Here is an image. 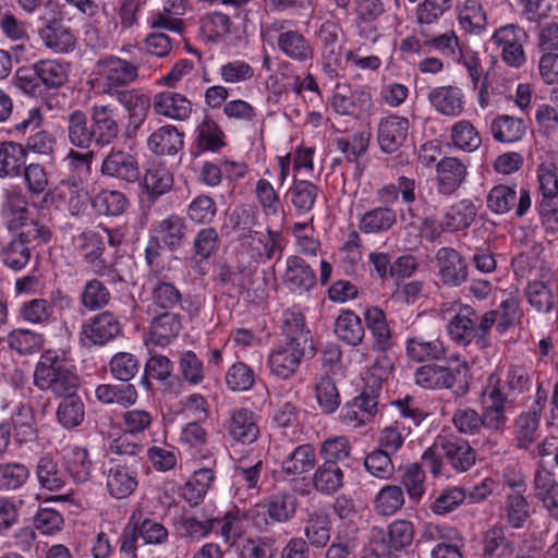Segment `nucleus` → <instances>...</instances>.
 <instances>
[{"label":"nucleus","mask_w":558,"mask_h":558,"mask_svg":"<svg viewBox=\"0 0 558 558\" xmlns=\"http://www.w3.org/2000/svg\"><path fill=\"white\" fill-rule=\"evenodd\" d=\"M95 147L104 148L113 144L120 135L119 113L114 107L95 104L89 109Z\"/></svg>","instance_id":"nucleus-10"},{"label":"nucleus","mask_w":558,"mask_h":558,"mask_svg":"<svg viewBox=\"0 0 558 558\" xmlns=\"http://www.w3.org/2000/svg\"><path fill=\"white\" fill-rule=\"evenodd\" d=\"M489 130L495 141L512 144L523 138L526 132V125L521 118L500 114L492 121Z\"/></svg>","instance_id":"nucleus-33"},{"label":"nucleus","mask_w":558,"mask_h":558,"mask_svg":"<svg viewBox=\"0 0 558 558\" xmlns=\"http://www.w3.org/2000/svg\"><path fill=\"white\" fill-rule=\"evenodd\" d=\"M29 476V469L23 463H0V492H12L21 488Z\"/></svg>","instance_id":"nucleus-61"},{"label":"nucleus","mask_w":558,"mask_h":558,"mask_svg":"<svg viewBox=\"0 0 558 558\" xmlns=\"http://www.w3.org/2000/svg\"><path fill=\"white\" fill-rule=\"evenodd\" d=\"M3 264L13 269H23L31 259L29 244L20 234L5 244L1 252Z\"/></svg>","instance_id":"nucleus-59"},{"label":"nucleus","mask_w":558,"mask_h":558,"mask_svg":"<svg viewBox=\"0 0 558 558\" xmlns=\"http://www.w3.org/2000/svg\"><path fill=\"white\" fill-rule=\"evenodd\" d=\"M341 26L331 20L323 21L315 31V37L320 45L324 65L329 71H336L342 59V46L339 37Z\"/></svg>","instance_id":"nucleus-13"},{"label":"nucleus","mask_w":558,"mask_h":558,"mask_svg":"<svg viewBox=\"0 0 558 558\" xmlns=\"http://www.w3.org/2000/svg\"><path fill=\"white\" fill-rule=\"evenodd\" d=\"M298 215L310 213L316 202L318 187L307 180H294L287 193Z\"/></svg>","instance_id":"nucleus-49"},{"label":"nucleus","mask_w":558,"mask_h":558,"mask_svg":"<svg viewBox=\"0 0 558 558\" xmlns=\"http://www.w3.org/2000/svg\"><path fill=\"white\" fill-rule=\"evenodd\" d=\"M2 216L8 229H25L29 220V210L25 197L20 193L8 194L2 205Z\"/></svg>","instance_id":"nucleus-47"},{"label":"nucleus","mask_w":558,"mask_h":558,"mask_svg":"<svg viewBox=\"0 0 558 558\" xmlns=\"http://www.w3.org/2000/svg\"><path fill=\"white\" fill-rule=\"evenodd\" d=\"M136 475L128 469L117 465L108 471L107 489L117 499L129 497L137 487Z\"/></svg>","instance_id":"nucleus-51"},{"label":"nucleus","mask_w":558,"mask_h":558,"mask_svg":"<svg viewBox=\"0 0 558 558\" xmlns=\"http://www.w3.org/2000/svg\"><path fill=\"white\" fill-rule=\"evenodd\" d=\"M397 223V213L387 206L367 210L359 220V229L363 233H381L390 230Z\"/></svg>","instance_id":"nucleus-41"},{"label":"nucleus","mask_w":558,"mask_h":558,"mask_svg":"<svg viewBox=\"0 0 558 558\" xmlns=\"http://www.w3.org/2000/svg\"><path fill=\"white\" fill-rule=\"evenodd\" d=\"M413 535V525L410 521L392 522L388 527L387 538H384L388 555L397 557L402 549L412 544Z\"/></svg>","instance_id":"nucleus-54"},{"label":"nucleus","mask_w":558,"mask_h":558,"mask_svg":"<svg viewBox=\"0 0 558 558\" xmlns=\"http://www.w3.org/2000/svg\"><path fill=\"white\" fill-rule=\"evenodd\" d=\"M66 130L69 142L78 148L89 149L95 146L92 123H88L87 114L76 109L68 116Z\"/></svg>","instance_id":"nucleus-32"},{"label":"nucleus","mask_w":558,"mask_h":558,"mask_svg":"<svg viewBox=\"0 0 558 558\" xmlns=\"http://www.w3.org/2000/svg\"><path fill=\"white\" fill-rule=\"evenodd\" d=\"M141 61H130L117 56H108L96 62V81L101 93L109 95L133 84L140 77Z\"/></svg>","instance_id":"nucleus-4"},{"label":"nucleus","mask_w":558,"mask_h":558,"mask_svg":"<svg viewBox=\"0 0 558 558\" xmlns=\"http://www.w3.org/2000/svg\"><path fill=\"white\" fill-rule=\"evenodd\" d=\"M155 232L162 245L174 252L186 242L189 227L184 217L172 214L156 225Z\"/></svg>","instance_id":"nucleus-25"},{"label":"nucleus","mask_w":558,"mask_h":558,"mask_svg":"<svg viewBox=\"0 0 558 558\" xmlns=\"http://www.w3.org/2000/svg\"><path fill=\"white\" fill-rule=\"evenodd\" d=\"M151 299L154 305L165 311H171L177 305L184 308L180 290L173 283L162 279H157L153 286Z\"/></svg>","instance_id":"nucleus-63"},{"label":"nucleus","mask_w":558,"mask_h":558,"mask_svg":"<svg viewBox=\"0 0 558 558\" xmlns=\"http://www.w3.org/2000/svg\"><path fill=\"white\" fill-rule=\"evenodd\" d=\"M26 162L25 148L15 142L0 143V178L20 175Z\"/></svg>","instance_id":"nucleus-43"},{"label":"nucleus","mask_w":558,"mask_h":558,"mask_svg":"<svg viewBox=\"0 0 558 558\" xmlns=\"http://www.w3.org/2000/svg\"><path fill=\"white\" fill-rule=\"evenodd\" d=\"M35 385L41 390H50L58 397H74L78 376L54 351L41 354L34 373Z\"/></svg>","instance_id":"nucleus-1"},{"label":"nucleus","mask_w":558,"mask_h":558,"mask_svg":"<svg viewBox=\"0 0 558 558\" xmlns=\"http://www.w3.org/2000/svg\"><path fill=\"white\" fill-rule=\"evenodd\" d=\"M364 318L372 335V349L381 353L390 350L393 347V336L385 312L377 306L367 307L364 311Z\"/></svg>","instance_id":"nucleus-23"},{"label":"nucleus","mask_w":558,"mask_h":558,"mask_svg":"<svg viewBox=\"0 0 558 558\" xmlns=\"http://www.w3.org/2000/svg\"><path fill=\"white\" fill-rule=\"evenodd\" d=\"M181 328V316L178 313L165 311L150 320L149 338L155 344L165 347L178 337Z\"/></svg>","instance_id":"nucleus-28"},{"label":"nucleus","mask_w":558,"mask_h":558,"mask_svg":"<svg viewBox=\"0 0 558 558\" xmlns=\"http://www.w3.org/2000/svg\"><path fill=\"white\" fill-rule=\"evenodd\" d=\"M477 208L473 201L461 199L446 211L440 227L442 230L454 232L468 229L475 220Z\"/></svg>","instance_id":"nucleus-31"},{"label":"nucleus","mask_w":558,"mask_h":558,"mask_svg":"<svg viewBox=\"0 0 558 558\" xmlns=\"http://www.w3.org/2000/svg\"><path fill=\"white\" fill-rule=\"evenodd\" d=\"M447 332L450 339L462 347L470 345L477 339V313L469 306H460L458 312L449 319Z\"/></svg>","instance_id":"nucleus-17"},{"label":"nucleus","mask_w":558,"mask_h":558,"mask_svg":"<svg viewBox=\"0 0 558 558\" xmlns=\"http://www.w3.org/2000/svg\"><path fill=\"white\" fill-rule=\"evenodd\" d=\"M283 282L290 290L302 293L315 286L316 277L303 258L293 255L286 260Z\"/></svg>","instance_id":"nucleus-26"},{"label":"nucleus","mask_w":558,"mask_h":558,"mask_svg":"<svg viewBox=\"0 0 558 558\" xmlns=\"http://www.w3.org/2000/svg\"><path fill=\"white\" fill-rule=\"evenodd\" d=\"M293 26L291 20L276 19L263 25L262 35L267 40H276L278 50L288 59L300 63L312 62L315 57L313 44Z\"/></svg>","instance_id":"nucleus-2"},{"label":"nucleus","mask_w":558,"mask_h":558,"mask_svg":"<svg viewBox=\"0 0 558 558\" xmlns=\"http://www.w3.org/2000/svg\"><path fill=\"white\" fill-rule=\"evenodd\" d=\"M468 372L465 362L456 367L425 364L415 371L414 380L424 389H454L457 396H464L469 391Z\"/></svg>","instance_id":"nucleus-3"},{"label":"nucleus","mask_w":558,"mask_h":558,"mask_svg":"<svg viewBox=\"0 0 558 558\" xmlns=\"http://www.w3.org/2000/svg\"><path fill=\"white\" fill-rule=\"evenodd\" d=\"M257 223L256 210L250 206H239L234 208L228 216V225L236 233L239 241H245L247 236L258 235L259 232L253 230Z\"/></svg>","instance_id":"nucleus-52"},{"label":"nucleus","mask_w":558,"mask_h":558,"mask_svg":"<svg viewBox=\"0 0 558 558\" xmlns=\"http://www.w3.org/2000/svg\"><path fill=\"white\" fill-rule=\"evenodd\" d=\"M41 86L46 89H57L64 85L69 77V64L53 59H43L34 64Z\"/></svg>","instance_id":"nucleus-39"},{"label":"nucleus","mask_w":558,"mask_h":558,"mask_svg":"<svg viewBox=\"0 0 558 558\" xmlns=\"http://www.w3.org/2000/svg\"><path fill=\"white\" fill-rule=\"evenodd\" d=\"M121 333L118 318L110 312L99 313L82 326L81 339L84 344L104 345Z\"/></svg>","instance_id":"nucleus-11"},{"label":"nucleus","mask_w":558,"mask_h":558,"mask_svg":"<svg viewBox=\"0 0 558 558\" xmlns=\"http://www.w3.org/2000/svg\"><path fill=\"white\" fill-rule=\"evenodd\" d=\"M316 465L315 449L310 444L299 445L281 462V471L287 476H301Z\"/></svg>","instance_id":"nucleus-30"},{"label":"nucleus","mask_w":558,"mask_h":558,"mask_svg":"<svg viewBox=\"0 0 558 558\" xmlns=\"http://www.w3.org/2000/svg\"><path fill=\"white\" fill-rule=\"evenodd\" d=\"M409 132V120L399 116L383 118L378 124L377 141L385 154L397 153L405 143Z\"/></svg>","instance_id":"nucleus-14"},{"label":"nucleus","mask_w":558,"mask_h":558,"mask_svg":"<svg viewBox=\"0 0 558 558\" xmlns=\"http://www.w3.org/2000/svg\"><path fill=\"white\" fill-rule=\"evenodd\" d=\"M51 196L52 201L64 203L72 216H78L86 209L88 192L80 178L71 175L60 181Z\"/></svg>","instance_id":"nucleus-19"},{"label":"nucleus","mask_w":558,"mask_h":558,"mask_svg":"<svg viewBox=\"0 0 558 558\" xmlns=\"http://www.w3.org/2000/svg\"><path fill=\"white\" fill-rule=\"evenodd\" d=\"M435 448H440L442 456L457 472H465L476 461L475 450L471 445L458 437H439Z\"/></svg>","instance_id":"nucleus-16"},{"label":"nucleus","mask_w":558,"mask_h":558,"mask_svg":"<svg viewBox=\"0 0 558 558\" xmlns=\"http://www.w3.org/2000/svg\"><path fill=\"white\" fill-rule=\"evenodd\" d=\"M138 183L150 196L157 198L172 187L173 178L166 167L158 165L147 169L143 180L141 179Z\"/></svg>","instance_id":"nucleus-58"},{"label":"nucleus","mask_w":558,"mask_h":558,"mask_svg":"<svg viewBox=\"0 0 558 558\" xmlns=\"http://www.w3.org/2000/svg\"><path fill=\"white\" fill-rule=\"evenodd\" d=\"M13 426V436L20 444L33 441L36 439L37 427L33 409L20 403L11 417Z\"/></svg>","instance_id":"nucleus-50"},{"label":"nucleus","mask_w":558,"mask_h":558,"mask_svg":"<svg viewBox=\"0 0 558 558\" xmlns=\"http://www.w3.org/2000/svg\"><path fill=\"white\" fill-rule=\"evenodd\" d=\"M407 356L414 362L439 361L446 356V348L439 339L410 338L405 343Z\"/></svg>","instance_id":"nucleus-40"},{"label":"nucleus","mask_w":558,"mask_h":558,"mask_svg":"<svg viewBox=\"0 0 558 558\" xmlns=\"http://www.w3.org/2000/svg\"><path fill=\"white\" fill-rule=\"evenodd\" d=\"M99 171L101 177L117 181L121 185L141 182L138 158L123 147L112 146L105 155Z\"/></svg>","instance_id":"nucleus-5"},{"label":"nucleus","mask_w":558,"mask_h":558,"mask_svg":"<svg viewBox=\"0 0 558 558\" xmlns=\"http://www.w3.org/2000/svg\"><path fill=\"white\" fill-rule=\"evenodd\" d=\"M93 464L85 448L75 447L65 460V471L76 483H86L92 476Z\"/></svg>","instance_id":"nucleus-62"},{"label":"nucleus","mask_w":558,"mask_h":558,"mask_svg":"<svg viewBox=\"0 0 558 558\" xmlns=\"http://www.w3.org/2000/svg\"><path fill=\"white\" fill-rule=\"evenodd\" d=\"M77 248L96 275L105 276L108 274L109 264L105 258L106 242L100 233L83 232L77 238Z\"/></svg>","instance_id":"nucleus-18"},{"label":"nucleus","mask_w":558,"mask_h":558,"mask_svg":"<svg viewBox=\"0 0 558 558\" xmlns=\"http://www.w3.org/2000/svg\"><path fill=\"white\" fill-rule=\"evenodd\" d=\"M487 207L496 215L509 213L515 209L517 218H522L531 208L532 199L527 189H521L519 196L514 186L505 184L494 186L487 195Z\"/></svg>","instance_id":"nucleus-9"},{"label":"nucleus","mask_w":558,"mask_h":558,"mask_svg":"<svg viewBox=\"0 0 558 558\" xmlns=\"http://www.w3.org/2000/svg\"><path fill=\"white\" fill-rule=\"evenodd\" d=\"M333 330L341 341L351 347L361 344L365 336L360 316L351 310L341 311L335 322Z\"/></svg>","instance_id":"nucleus-34"},{"label":"nucleus","mask_w":558,"mask_h":558,"mask_svg":"<svg viewBox=\"0 0 558 558\" xmlns=\"http://www.w3.org/2000/svg\"><path fill=\"white\" fill-rule=\"evenodd\" d=\"M428 100L438 113L446 117H459L464 111V94L457 86L434 87L428 93Z\"/></svg>","instance_id":"nucleus-22"},{"label":"nucleus","mask_w":558,"mask_h":558,"mask_svg":"<svg viewBox=\"0 0 558 558\" xmlns=\"http://www.w3.org/2000/svg\"><path fill=\"white\" fill-rule=\"evenodd\" d=\"M129 205L126 196L120 191L105 190L93 199L94 208L101 215L119 216Z\"/></svg>","instance_id":"nucleus-64"},{"label":"nucleus","mask_w":558,"mask_h":558,"mask_svg":"<svg viewBox=\"0 0 558 558\" xmlns=\"http://www.w3.org/2000/svg\"><path fill=\"white\" fill-rule=\"evenodd\" d=\"M377 396L363 391L359 397L344 404L340 413L341 422L356 428L369 422L377 412Z\"/></svg>","instance_id":"nucleus-20"},{"label":"nucleus","mask_w":558,"mask_h":558,"mask_svg":"<svg viewBox=\"0 0 558 558\" xmlns=\"http://www.w3.org/2000/svg\"><path fill=\"white\" fill-rule=\"evenodd\" d=\"M95 397L106 405L118 404L129 408L136 402L137 390L133 384H101L97 386Z\"/></svg>","instance_id":"nucleus-35"},{"label":"nucleus","mask_w":558,"mask_h":558,"mask_svg":"<svg viewBox=\"0 0 558 558\" xmlns=\"http://www.w3.org/2000/svg\"><path fill=\"white\" fill-rule=\"evenodd\" d=\"M36 476L41 488L56 492L66 483L65 471L51 457H41L36 466Z\"/></svg>","instance_id":"nucleus-45"},{"label":"nucleus","mask_w":558,"mask_h":558,"mask_svg":"<svg viewBox=\"0 0 558 558\" xmlns=\"http://www.w3.org/2000/svg\"><path fill=\"white\" fill-rule=\"evenodd\" d=\"M534 492L550 517L558 520V483L553 474L546 470H538L534 476Z\"/></svg>","instance_id":"nucleus-37"},{"label":"nucleus","mask_w":558,"mask_h":558,"mask_svg":"<svg viewBox=\"0 0 558 558\" xmlns=\"http://www.w3.org/2000/svg\"><path fill=\"white\" fill-rule=\"evenodd\" d=\"M38 34L45 46L58 53H68L75 47V37L62 23L56 26H41Z\"/></svg>","instance_id":"nucleus-48"},{"label":"nucleus","mask_w":558,"mask_h":558,"mask_svg":"<svg viewBox=\"0 0 558 558\" xmlns=\"http://www.w3.org/2000/svg\"><path fill=\"white\" fill-rule=\"evenodd\" d=\"M310 483L320 495L330 496L343 487L344 473L339 464L323 462L315 469Z\"/></svg>","instance_id":"nucleus-29"},{"label":"nucleus","mask_w":558,"mask_h":558,"mask_svg":"<svg viewBox=\"0 0 558 558\" xmlns=\"http://www.w3.org/2000/svg\"><path fill=\"white\" fill-rule=\"evenodd\" d=\"M526 32L518 24L510 23L498 27L489 41L500 51L501 60L508 66L520 69L526 62Z\"/></svg>","instance_id":"nucleus-6"},{"label":"nucleus","mask_w":558,"mask_h":558,"mask_svg":"<svg viewBox=\"0 0 558 558\" xmlns=\"http://www.w3.org/2000/svg\"><path fill=\"white\" fill-rule=\"evenodd\" d=\"M483 551L489 558H504L513 554L514 543L506 536L501 526L494 525L484 534Z\"/></svg>","instance_id":"nucleus-53"},{"label":"nucleus","mask_w":558,"mask_h":558,"mask_svg":"<svg viewBox=\"0 0 558 558\" xmlns=\"http://www.w3.org/2000/svg\"><path fill=\"white\" fill-rule=\"evenodd\" d=\"M283 335L286 341L298 342L305 345L315 347L311 330L305 325L304 314L296 307L289 308L284 312Z\"/></svg>","instance_id":"nucleus-46"},{"label":"nucleus","mask_w":558,"mask_h":558,"mask_svg":"<svg viewBox=\"0 0 558 558\" xmlns=\"http://www.w3.org/2000/svg\"><path fill=\"white\" fill-rule=\"evenodd\" d=\"M316 351V347H307L303 340L302 344L284 341L269 354L270 372L278 378L288 379L296 372L301 362L314 357Z\"/></svg>","instance_id":"nucleus-7"},{"label":"nucleus","mask_w":558,"mask_h":558,"mask_svg":"<svg viewBox=\"0 0 558 558\" xmlns=\"http://www.w3.org/2000/svg\"><path fill=\"white\" fill-rule=\"evenodd\" d=\"M371 105V93L364 88L350 89L347 86L337 85L331 98L333 110L343 116H356L362 110L368 109Z\"/></svg>","instance_id":"nucleus-21"},{"label":"nucleus","mask_w":558,"mask_h":558,"mask_svg":"<svg viewBox=\"0 0 558 558\" xmlns=\"http://www.w3.org/2000/svg\"><path fill=\"white\" fill-rule=\"evenodd\" d=\"M539 420V409L536 408L515 418L514 434L518 448L524 450L532 448L538 437Z\"/></svg>","instance_id":"nucleus-42"},{"label":"nucleus","mask_w":558,"mask_h":558,"mask_svg":"<svg viewBox=\"0 0 558 558\" xmlns=\"http://www.w3.org/2000/svg\"><path fill=\"white\" fill-rule=\"evenodd\" d=\"M153 107L157 114L180 121L187 119L192 112L191 101L185 96L170 90L156 94Z\"/></svg>","instance_id":"nucleus-27"},{"label":"nucleus","mask_w":558,"mask_h":558,"mask_svg":"<svg viewBox=\"0 0 558 558\" xmlns=\"http://www.w3.org/2000/svg\"><path fill=\"white\" fill-rule=\"evenodd\" d=\"M214 480L215 475L210 469H199L195 471L182 489L183 498L191 506L198 505V502L205 497Z\"/></svg>","instance_id":"nucleus-56"},{"label":"nucleus","mask_w":558,"mask_h":558,"mask_svg":"<svg viewBox=\"0 0 558 558\" xmlns=\"http://www.w3.org/2000/svg\"><path fill=\"white\" fill-rule=\"evenodd\" d=\"M195 144L199 151L217 153L226 146V135L217 122L205 118L196 128Z\"/></svg>","instance_id":"nucleus-44"},{"label":"nucleus","mask_w":558,"mask_h":558,"mask_svg":"<svg viewBox=\"0 0 558 558\" xmlns=\"http://www.w3.org/2000/svg\"><path fill=\"white\" fill-rule=\"evenodd\" d=\"M453 145L463 151H475L482 144V137L475 126L468 120L456 122L451 128Z\"/></svg>","instance_id":"nucleus-60"},{"label":"nucleus","mask_w":558,"mask_h":558,"mask_svg":"<svg viewBox=\"0 0 558 558\" xmlns=\"http://www.w3.org/2000/svg\"><path fill=\"white\" fill-rule=\"evenodd\" d=\"M223 426L228 436L242 445H251L259 436L258 417L246 408L232 410Z\"/></svg>","instance_id":"nucleus-12"},{"label":"nucleus","mask_w":558,"mask_h":558,"mask_svg":"<svg viewBox=\"0 0 558 558\" xmlns=\"http://www.w3.org/2000/svg\"><path fill=\"white\" fill-rule=\"evenodd\" d=\"M439 275L444 284L460 287L468 280V263L464 257L452 247H441L436 254Z\"/></svg>","instance_id":"nucleus-15"},{"label":"nucleus","mask_w":558,"mask_h":558,"mask_svg":"<svg viewBox=\"0 0 558 558\" xmlns=\"http://www.w3.org/2000/svg\"><path fill=\"white\" fill-rule=\"evenodd\" d=\"M405 498L401 486L385 485L374 499V508L380 515L388 517L398 512L404 505Z\"/></svg>","instance_id":"nucleus-55"},{"label":"nucleus","mask_w":558,"mask_h":558,"mask_svg":"<svg viewBox=\"0 0 558 558\" xmlns=\"http://www.w3.org/2000/svg\"><path fill=\"white\" fill-rule=\"evenodd\" d=\"M506 403L507 396L501 391L500 379L492 374L481 393L482 414L487 429L497 432L504 428L507 421Z\"/></svg>","instance_id":"nucleus-8"},{"label":"nucleus","mask_w":558,"mask_h":558,"mask_svg":"<svg viewBox=\"0 0 558 558\" xmlns=\"http://www.w3.org/2000/svg\"><path fill=\"white\" fill-rule=\"evenodd\" d=\"M438 192L444 195L453 194L465 181L466 166L456 157H444L436 167Z\"/></svg>","instance_id":"nucleus-24"},{"label":"nucleus","mask_w":558,"mask_h":558,"mask_svg":"<svg viewBox=\"0 0 558 558\" xmlns=\"http://www.w3.org/2000/svg\"><path fill=\"white\" fill-rule=\"evenodd\" d=\"M299 500L291 492L272 494L265 502L267 514L271 522L286 523L294 518Z\"/></svg>","instance_id":"nucleus-38"},{"label":"nucleus","mask_w":558,"mask_h":558,"mask_svg":"<svg viewBox=\"0 0 558 558\" xmlns=\"http://www.w3.org/2000/svg\"><path fill=\"white\" fill-rule=\"evenodd\" d=\"M109 96L116 97L117 100L126 109L130 117L145 120L150 108V99L138 89H119Z\"/></svg>","instance_id":"nucleus-57"},{"label":"nucleus","mask_w":558,"mask_h":558,"mask_svg":"<svg viewBox=\"0 0 558 558\" xmlns=\"http://www.w3.org/2000/svg\"><path fill=\"white\" fill-rule=\"evenodd\" d=\"M147 146L158 156L175 155L183 147V134L173 125H163L148 137Z\"/></svg>","instance_id":"nucleus-36"}]
</instances>
